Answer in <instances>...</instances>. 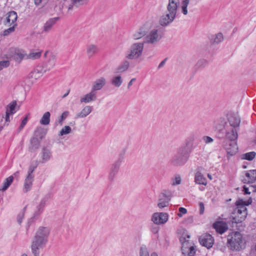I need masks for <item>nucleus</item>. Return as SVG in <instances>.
<instances>
[{
	"mask_svg": "<svg viewBox=\"0 0 256 256\" xmlns=\"http://www.w3.org/2000/svg\"><path fill=\"white\" fill-rule=\"evenodd\" d=\"M227 244L230 250L238 252L245 248L246 241L240 232H234L228 236Z\"/></svg>",
	"mask_w": 256,
	"mask_h": 256,
	"instance_id": "obj_3",
	"label": "nucleus"
},
{
	"mask_svg": "<svg viewBox=\"0 0 256 256\" xmlns=\"http://www.w3.org/2000/svg\"><path fill=\"white\" fill-rule=\"evenodd\" d=\"M50 230L48 228L40 227L36 231L34 238L47 242Z\"/></svg>",
	"mask_w": 256,
	"mask_h": 256,
	"instance_id": "obj_12",
	"label": "nucleus"
},
{
	"mask_svg": "<svg viewBox=\"0 0 256 256\" xmlns=\"http://www.w3.org/2000/svg\"><path fill=\"white\" fill-rule=\"evenodd\" d=\"M256 154L254 152H247L242 156V158L248 160H252L254 158Z\"/></svg>",
	"mask_w": 256,
	"mask_h": 256,
	"instance_id": "obj_42",
	"label": "nucleus"
},
{
	"mask_svg": "<svg viewBox=\"0 0 256 256\" xmlns=\"http://www.w3.org/2000/svg\"><path fill=\"white\" fill-rule=\"evenodd\" d=\"M28 116H26L23 119V120H22V123L20 124V128H19L20 130H22L24 128V126H25V125L28 122Z\"/></svg>",
	"mask_w": 256,
	"mask_h": 256,
	"instance_id": "obj_57",
	"label": "nucleus"
},
{
	"mask_svg": "<svg viewBox=\"0 0 256 256\" xmlns=\"http://www.w3.org/2000/svg\"><path fill=\"white\" fill-rule=\"evenodd\" d=\"M40 73L38 70H34L31 73V77L36 78L40 76Z\"/></svg>",
	"mask_w": 256,
	"mask_h": 256,
	"instance_id": "obj_56",
	"label": "nucleus"
},
{
	"mask_svg": "<svg viewBox=\"0 0 256 256\" xmlns=\"http://www.w3.org/2000/svg\"><path fill=\"white\" fill-rule=\"evenodd\" d=\"M70 90H68V92H67L66 94H65L62 96V98H66V96L68 94H69V92H70Z\"/></svg>",
	"mask_w": 256,
	"mask_h": 256,
	"instance_id": "obj_63",
	"label": "nucleus"
},
{
	"mask_svg": "<svg viewBox=\"0 0 256 256\" xmlns=\"http://www.w3.org/2000/svg\"><path fill=\"white\" fill-rule=\"evenodd\" d=\"M46 243L34 238L31 244V250L34 256H40V250L45 247Z\"/></svg>",
	"mask_w": 256,
	"mask_h": 256,
	"instance_id": "obj_10",
	"label": "nucleus"
},
{
	"mask_svg": "<svg viewBox=\"0 0 256 256\" xmlns=\"http://www.w3.org/2000/svg\"><path fill=\"white\" fill-rule=\"evenodd\" d=\"M18 18V15L16 12L14 11L10 12L7 14L6 18V24L8 25H12L16 24Z\"/></svg>",
	"mask_w": 256,
	"mask_h": 256,
	"instance_id": "obj_26",
	"label": "nucleus"
},
{
	"mask_svg": "<svg viewBox=\"0 0 256 256\" xmlns=\"http://www.w3.org/2000/svg\"><path fill=\"white\" fill-rule=\"evenodd\" d=\"M42 55V52H32L26 55V58L35 60L39 58Z\"/></svg>",
	"mask_w": 256,
	"mask_h": 256,
	"instance_id": "obj_38",
	"label": "nucleus"
},
{
	"mask_svg": "<svg viewBox=\"0 0 256 256\" xmlns=\"http://www.w3.org/2000/svg\"><path fill=\"white\" fill-rule=\"evenodd\" d=\"M202 140L206 144H210L214 142V140L211 137L206 136L202 137Z\"/></svg>",
	"mask_w": 256,
	"mask_h": 256,
	"instance_id": "obj_52",
	"label": "nucleus"
},
{
	"mask_svg": "<svg viewBox=\"0 0 256 256\" xmlns=\"http://www.w3.org/2000/svg\"><path fill=\"white\" fill-rule=\"evenodd\" d=\"M256 188V186H250L248 188H246V186L244 187V194H250L252 192H256L254 190Z\"/></svg>",
	"mask_w": 256,
	"mask_h": 256,
	"instance_id": "obj_45",
	"label": "nucleus"
},
{
	"mask_svg": "<svg viewBox=\"0 0 256 256\" xmlns=\"http://www.w3.org/2000/svg\"><path fill=\"white\" fill-rule=\"evenodd\" d=\"M7 62H0V70H2L4 66H6Z\"/></svg>",
	"mask_w": 256,
	"mask_h": 256,
	"instance_id": "obj_60",
	"label": "nucleus"
},
{
	"mask_svg": "<svg viewBox=\"0 0 256 256\" xmlns=\"http://www.w3.org/2000/svg\"><path fill=\"white\" fill-rule=\"evenodd\" d=\"M48 1V0H34V2L36 6H40L46 4Z\"/></svg>",
	"mask_w": 256,
	"mask_h": 256,
	"instance_id": "obj_51",
	"label": "nucleus"
},
{
	"mask_svg": "<svg viewBox=\"0 0 256 256\" xmlns=\"http://www.w3.org/2000/svg\"><path fill=\"white\" fill-rule=\"evenodd\" d=\"M179 213L178 214V216L181 218L182 216V214H186L187 212V210L184 208L180 207L178 209Z\"/></svg>",
	"mask_w": 256,
	"mask_h": 256,
	"instance_id": "obj_53",
	"label": "nucleus"
},
{
	"mask_svg": "<svg viewBox=\"0 0 256 256\" xmlns=\"http://www.w3.org/2000/svg\"><path fill=\"white\" fill-rule=\"evenodd\" d=\"M36 166H37V165H33L32 164H30L28 168L27 176H34V175L32 174V173L34 172L35 168H36Z\"/></svg>",
	"mask_w": 256,
	"mask_h": 256,
	"instance_id": "obj_47",
	"label": "nucleus"
},
{
	"mask_svg": "<svg viewBox=\"0 0 256 256\" xmlns=\"http://www.w3.org/2000/svg\"><path fill=\"white\" fill-rule=\"evenodd\" d=\"M16 26V24H14L13 26H12V27H10V28L6 30L4 32V36H7L9 34L14 32V30H15V26Z\"/></svg>",
	"mask_w": 256,
	"mask_h": 256,
	"instance_id": "obj_48",
	"label": "nucleus"
},
{
	"mask_svg": "<svg viewBox=\"0 0 256 256\" xmlns=\"http://www.w3.org/2000/svg\"><path fill=\"white\" fill-rule=\"evenodd\" d=\"M106 84V79L104 77H100L96 79L92 85V90L94 92L101 90Z\"/></svg>",
	"mask_w": 256,
	"mask_h": 256,
	"instance_id": "obj_16",
	"label": "nucleus"
},
{
	"mask_svg": "<svg viewBox=\"0 0 256 256\" xmlns=\"http://www.w3.org/2000/svg\"><path fill=\"white\" fill-rule=\"evenodd\" d=\"M46 132L47 130L46 129L40 126L36 128L34 132L35 136H36V138L38 139L40 138V140H42L45 137Z\"/></svg>",
	"mask_w": 256,
	"mask_h": 256,
	"instance_id": "obj_34",
	"label": "nucleus"
},
{
	"mask_svg": "<svg viewBox=\"0 0 256 256\" xmlns=\"http://www.w3.org/2000/svg\"><path fill=\"white\" fill-rule=\"evenodd\" d=\"M122 162V159L118 158L111 164L108 176V180L109 182H112L114 181L118 173Z\"/></svg>",
	"mask_w": 256,
	"mask_h": 256,
	"instance_id": "obj_9",
	"label": "nucleus"
},
{
	"mask_svg": "<svg viewBox=\"0 0 256 256\" xmlns=\"http://www.w3.org/2000/svg\"><path fill=\"white\" fill-rule=\"evenodd\" d=\"M140 256H158V255L154 252L150 254L146 249L142 248L140 250Z\"/></svg>",
	"mask_w": 256,
	"mask_h": 256,
	"instance_id": "obj_43",
	"label": "nucleus"
},
{
	"mask_svg": "<svg viewBox=\"0 0 256 256\" xmlns=\"http://www.w3.org/2000/svg\"><path fill=\"white\" fill-rule=\"evenodd\" d=\"M130 66V62L128 60L123 61L116 68V73H122L126 72Z\"/></svg>",
	"mask_w": 256,
	"mask_h": 256,
	"instance_id": "obj_30",
	"label": "nucleus"
},
{
	"mask_svg": "<svg viewBox=\"0 0 256 256\" xmlns=\"http://www.w3.org/2000/svg\"><path fill=\"white\" fill-rule=\"evenodd\" d=\"M256 180V170H250L245 172V176L242 179L244 183H253Z\"/></svg>",
	"mask_w": 256,
	"mask_h": 256,
	"instance_id": "obj_18",
	"label": "nucleus"
},
{
	"mask_svg": "<svg viewBox=\"0 0 256 256\" xmlns=\"http://www.w3.org/2000/svg\"><path fill=\"white\" fill-rule=\"evenodd\" d=\"M190 154L184 146H180L177 149L176 154L170 160V164L176 166H184L188 162Z\"/></svg>",
	"mask_w": 256,
	"mask_h": 256,
	"instance_id": "obj_5",
	"label": "nucleus"
},
{
	"mask_svg": "<svg viewBox=\"0 0 256 256\" xmlns=\"http://www.w3.org/2000/svg\"><path fill=\"white\" fill-rule=\"evenodd\" d=\"M72 128L70 126H64L60 132L59 136H62L70 133Z\"/></svg>",
	"mask_w": 256,
	"mask_h": 256,
	"instance_id": "obj_44",
	"label": "nucleus"
},
{
	"mask_svg": "<svg viewBox=\"0 0 256 256\" xmlns=\"http://www.w3.org/2000/svg\"><path fill=\"white\" fill-rule=\"evenodd\" d=\"M72 3L69 5L68 10H72L73 9L74 6L76 8L86 4L88 3V0H72Z\"/></svg>",
	"mask_w": 256,
	"mask_h": 256,
	"instance_id": "obj_32",
	"label": "nucleus"
},
{
	"mask_svg": "<svg viewBox=\"0 0 256 256\" xmlns=\"http://www.w3.org/2000/svg\"><path fill=\"white\" fill-rule=\"evenodd\" d=\"M207 64V61L205 60H200L196 64V66L198 68H203Z\"/></svg>",
	"mask_w": 256,
	"mask_h": 256,
	"instance_id": "obj_50",
	"label": "nucleus"
},
{
	"mask_svg": "<svg viewBox=\"0 0 256 256\" xmlns=\"http://www.w3.org/2000/svg\"><path fill=\"white\" fill-rule=\"evenodd\" d=\"M209 39L211 44H218L223 40V34L221 32H218L211 36Z\"/></svg>",
	"mask_w": 256,
	"mask_h": 256,
	"instance_id": "obj_29",
	"label": "nucleus"
},
{
	"mask_svg": "<svg viewBox=\"0 0 256 256\" xmlns=\"http://www.w3.org/2000/svg\"><path fill=\"white\" fill-rule=\"evenodd\" d=\"M144 44L142 42H137L132 44L126 55L128 60L138 59L142 54Z\"/></svg>",
	"mask_w": 256,
	"mask_h": 256,
	"instance_id": "obj_6",
	"label": "nucleus"
},
{
	"mask_svg": "<svg viewBox=\"0 0 256 256\" xmlns=\"http://www.w3.org/2000/svg\"><path fill=\"white\" fill-rule=\"evenodd\" d=\"M68 114L69 112L68 111H65L62 114L59 120V122L60 125L62 124L63 121L68 116Z\"/></svg>",
	"mask_w": 256,
	"mask_h": 256,
	"instance_id": "obj_46",
	"label": "nucleus"
},
{
	"mask_svg": "<svg viewBox=\"0 0 256 256\" xmlns=\"http://www.w3.org/2000/svg\"><path fill=\"white\" fill-rule=\"evenodd\" d=\"M136 80V78H132V79H131V80L128 82V84L127 88H128V89L130 88L131 86L132 85L133 82H134Z\"/></svg>",
	"mask_w": 256,
	"mask_h": 256,
	"instance_id": "obj_59",
	"label": "nucleus"
},
{
	"mask_svg": "<svg viewBox=\"0 0 256 256\" xmlns=\"http://www.w3.org/2000/svg\"><path fill=\"white\" fill-rule=\"evenodd\" d=\"M17 55L20 59L23 58L24 57V54L22 53H18Z\"/></svg>",
	"mask_w": 256,
	"mask_h": 256,
	"instance_id": "obj_62",
	"label": "nucleus"
},
{
	"mask_svg": "<svg viewBox=\"0 0 256 256\" xmlns=\"http://www.w3.org/2000/svg\"><path fill=\"white\" fill-rule=\"evenodd\" d=\"M195 140V136L192 134L188 136L185 140V144L184 146H184L186 148V150H187L190 153L193 150L194 146V141Z\"/></svg>",
	"mask_w": 256,
	"mask_h": 256,
	"instance_id": "obj_23",
	"label": "nucleus"
},
{
	"mask_svg": "<svg viewBox=\"0 0 256 256\" xmlns=\"http://www.w3.org/2000/svg\"><path fill=\"white\" fill-rule=\"evenodd\" d=\"M228 121L230 127L236 128L239 126L240 120L239 116L236 114H232L228 116Z\"/></svg>",
	"mask_w": 256,
	"mask_h": 256,
	"instance_id": "obj_21",
	"label": "nucleus"
},
{
	"mask_svg": "<svg viewBox=\"0 0 256 256\" xmlns=\"http://www.w3.org/2000/svg\"><path fill=\"white\" fill-rule=\"evenodd\" d=\"M110 82L114 86L119 88L123 82V79L120 74L114 76L111 78Z\"/></svg>",
	"mask_w": 256,
	"mask_h": 256,
	"instance_id": "obj_33",
	"label": "nucleus"
},
{
	"mask_svg": "<svg viewBox=\"0 0 256 256\" xmlns=\"http://www.w3.org/2000/svg\"><path fill=\"white\" fill-rule=\"evenodd\" d=\"M168 220V214L166 212H155L152 214L151 220L156 224H166Z\"/></svg>",
	"mask_w": 256,
	"mask_h": 256,
	"instance_id": "obj_11",
	"label": "nucleus"
},
{
	"mask_svg": "<svg viewBox=\"0 0 256 256\" xmlns=\"http://www.w3.org/2000/svg\"><path fill=\"white\" fill-rule=\"evenodd\" d=\"M154 26V24L151 21L146 22L138 29L132 35V38L134 40H138L144 36H146L148 30Z\"/></svg>",
	"mask_w": 256,
	"mask_h": 256,
	"instance_id": "obj_8",
	"label": "nucleus"
},
{
	"mask_svg": "<svg viewBox=\"0 0 256 256\" xmlns=\"http://www.w3.org/2000/svg\"><path fill=\"white\" fill-rule=\"evenodd\" d=\"M40 146V140L36 138H33L30 140L29 150L31 152L36 151Z\"/></svg>",
	"mask_w": 256,
	"mask_h": 256,
	"instance_id": "obj_31",
	"label": "nucleus"
},
{
	"mask_svg": "<svg viewBox=\"0 0 256 256\" xmlns=\"http://www.w3.org/2000/svg\"><path fill=\"white\" fill-rule=\"evenodd\" d=\"M226 138L229 141L226 140L223 147L227 152V155L232 156L238 152V148L236 140L238 138V132L236 128H230L226 125L224 126Z\"/></svg>",
	"mask_w": 256,
	"mask_h": 256,
	"instance_id": "obj_1",
	"label": "nucleus"
},
{
	"mask_svg": "<svg viewBox=\"0 0 256 256\" xmlns=\"http://www.w3.org/2000/svg\"><path fill=\"white\" fill-rule=\"evenodd\" d=\"M96 98L97 92H94L91 90L90 92L84 95L80 98V102L81 103L87 104L96 100Z\"/></svg>",
	"mask_w": 256,
	"mask_h": 256,
	"instance_id": "obj_17",
	"label": "nucleus"
},
{
	"mask_svg": "<svg viewBox=\"0 0 256 256\" xmlns=\"http://www.w3.org/2000/svg\"><path fill=\"white\" fill-rule=\"evenodd\" d=\"M56 64V57L55 56L52 55L46 64V67L48 70L52 68Z\"/></svg>",
	"mask_w": 256,
	"mask_h": 256,
	"instance_id": "obj_41",
	"label": "nucleus"
},
{
	"mask_svg": "<svg viewBox=\"0 0 256 256\" xmlns=\"http://www.w3.org/2000/svg\"><path fill=\"white\" fill-rule=\"evenodd\" d=\"M92 110V107L90 106H85L82 110L76 114V118H84L87 116Z\"/></svg>",
	"mask_w": 256,
	"mask_h": 256,
	"instance_id": "obj_25",
	"label": "nucleus"
},
{
	"mask_svg": "<svg viewBox=\"0 0 256 256\" xmlns=\"http://www.w3.org/2000/svg\"><path fill=\"white\" fill-rule=\"evenodd\" d=\"M50 112H44L40 121V124L42 125L49 124L50 122Z\"/></svg>",
	"mask_w": 256,
	"mask_h": 256,
	"instance_id": "obj_36",
	"label": "nucleus"
},
{
	"mask_svg": "<svg viewBox=\"0 0 256 256\" xmlns=\"http://www.w3.org/2000/svg\"><path fill=\"white\" fill-rule=\"evenodd\" d=\"M14 180V176H11L6 178L3 182L2 186L0 188V190L4 192L10 186Z\"/></svg>",
	"mask_w": 256,
	"mask_h": 256,
	"instance_id": "obj_35",
	"label": "nucleus"
},
{
	"mask_svg": "<svg viewBox=\"0 0 256 256\" xmlns=\"http://www.w3.org/2000/svg\"><path fill=\"white\" fill-rule=\"evenodd\" d=\"M194 182L198 184H202L206 186L207 184V180L203 174L200 172H197L195 174Z\"/></svg>",
	"mask_w": 256,
	"mask_h": 256,
	"instance_id": "obj_28",
	"label": "nucleus"
},
{
	"mask_svg": "<svg viewBox=\"0 0 256 256\" xmlns=\"http://www.w3.org/2000/svg\"><path fill=\"white\" fill-rule=\"evenodd\" d=\"M42 162L46 163L52 158V151L50 148L44 146L40 152Z\"/></svg>",
	"mask_w": 256,
	"mask_h": 256,
	"instance_id": "obj_15",
	"label": "nucleus"
},
{
	"mask_svg": "<svg viewBox=\"0 0 256 256\" xmlns=\"http://www.w3.org/2000/svg\"><path fill=\"white\" fill-rule=\"evenodd\" d=\"M199 242L202 246L210 248L214 244V239L210 234H206L200 238Z\"/></svg>",
	"mask_w": 256,
	"mask_h": 256,
	"instance_id": "obj_14",
	"label": "nucleus"
},
{
	"mask_svg": "<svg viewBox=\"0 0 256 256\" xmlns=\"http://www.w3.org/2000/svg\"><path fill=\"white\" fill-rule=\"evenodd\" d=\"M99 51L98 47L93 44H90L87 46L86 48V54L88 58H92Z\"/></svg>",
	"mask_w": 256,
	"mask_h": 256,
	"instance_id": "obj_24",
	"label": "nucleus"
},
{
	"mask_svg": "<svg viewBox=\"0 0 256 256\" xmlns=\"http://www.w3.org/2000/svg\"><path fill=\"white\" fill-rule=\"evenodd\" d=\"M163 34L160 28H152L148 30L144 38V44L152 46H156L162 38Z\"/></svg>",
	"mask_w": 256,
	"mask_h": 256,
	"instance_id": "obj_4",
	"label": "nucleus"
},
{
	"mask_svg": "<svg viewBox=\"0 0 256 256\" xmlns=\"http://www.w3.org/2000/svg\"><path fill=\"white\" fill-rule=\"evenodd\" d=\"M46 201L44 200H42L40 204L36 207V210L35 211L34 216L38 217L43 211L44 208L45 206Z\"/></svg>",
	"mask_w": 256,
	"mask_h": 256,
	"instance_id": "obj_37",
	"label": "nucleus"
},
{
	"mask_svg": "<svg viewBox=\"0 0 256 256\" xmlns=\"http://www.w3.org/2000/svg\"><path fill=\"white\" fill-rule=\"evenodd\" d=\"M208 177L210 180H212V176H211L210 174H208Z\"/></svg>",
	"mask_w": 256,
	"mask_h": 256,
	"instance_id": "obj_64",
	"label": "nucleus"
},
{
	"mask_svg": "<svg viewBox=\"0 0 256 256\" xmlns=\"http://www.w3.org/2000/svg\"><path fill=\"white\" fill-rule=\"evenodd\" d=\"M198 206H199V214L202 215L204 213V206L202 202H199Z\"/></svg>",
	"mask_w": 256,
	"mask_h": 256,
	"instance_id": "obj_55",
	"label": "nucleus"
},
{
	"mask_svg": "<svg viewBox=\"0 0 256 256\" xmlns=\"http://www.w3.org/2000/svg\"><path fill=\"white\" fill-rule=\"evenodd\" d=\"M16 105V101H13L11 103H10L8 106L6 108V112L7 114H12L15 113V108Z\"/></svg>",
	"mask_w": 256,
	"mask_h": 256,
	"instance_id": "obj_40",
	"label": "nucleus"
},
{
	"mask_svg": "<svg viewBox=\"0 0 256 256\" xmlns=\"http://www.w3.org/2000/svg\"><path fill=\"white\" fill-rule=\"evenodd\" d=\"M34 176H26L24 184L23 192L26 193L29 192L32 187Z\"/></svg>",
	"mask_w": 256,
	"mask_h": 256,
	"instance_id": "obj_22",
	"label": "nucleus"
},
{
	"mask_svg": "<svg viewBox=\"0 0 256 256\" xmlns=\"http://www.w3.org/2000/svg\"><path fill=\"white\" fill-rule=\"evenodd\" d=\"M190 0H182L181 2L180 9L184 15H187L188 14V6Z\"/></svg>",
	"mask_w": 256,
	"mask_h": 256,
	"instance_id": "obj_39",
	"label": "nucleus"
},
{
	"mask_svg": "<svg viewBox=\"0 0 256 256\" xmlns=\"http://www.w3.org/2000/svg\"><path fill=\"white\" fill-rule=\"evenodd\" d=\"M170 200V196L167 195L166 192H162L159 196V202L158 204V206L160 208L167 206Z\"/></svg>",
	"mask_w": 256,
	"mask_h": 256,
	"instance_id": "obj_20",
	"label": "nucleus"
},
{
	"mask_svg": "<svg viewBox=\"0 0 256 256\" xmlns=\"http://www.w3.org/2000/svg\"><path fill=\"white\" fill-rule=\"evenodd\" d=\"M213 228L216 232L220 234H222L228 229V226L226 222L222 221H218L213 224Z\"/></svg>",
	"mask_w": 256,
	"mask_h": 256,
	"instance_id": "obj_19",
	"label": "nucleus"
},
{
	"mask_svg": "<svg viewBox=\"0 0 256 256\" xmlns=\"http://www.w3.org/2000/svg\"><path fill=\"white\" fill-rule=\"evenodd\" d=\"M172 186L180 184L181 182V178L179 176H176L172 180Z\"/></svg>",
	"mask_w": 256,
	"mask_h": 256,
	"instance_id": "obj_49",
	"label": "nucleus"
},
{
	"mask_svg": "<svg viewBox=\"0 0 256 256\" xmlns=\"http://www.w3.org/2000/svg\"><path fill=\"white\" fill-rule=\"evenodd\" d=\"M165 60H162V62L159 64V65H158V68H162V66H164V64H165Z\"/></svg>",
	"mask_w": 256,
	"mask_h": 256,
	"instance_id": "obj_61",
	"label": "nucleus"
},
{
	"mask_svg": "<svg viewBox=\"0 0 256 256\" xmlns=\"http://www.w3.org/2000/svg\"><path fill=\"white\" fill-rule=\"evenodd\" d=\"M166 12L162 16L159 20V24L162 26H166L174 20L176 18L178 8L180 4V0H167Z\"/></svg>",
	"mask_w": 256,
	"mask_h": 256,
	"instance_id": "obj_2",
	"label": "nucleus"
},
{
	"mask_svg": "<svg viewBox=\"0 0 256 256\" xmlns=\"http://www.w3.org/2000/svg\"><path fill=\"white\" fill-rule=\"evenodd\" d=\"M24 218V212H21L17 216V222L20 224L22 222V220Z\"/></svg>",
	"mask_w": 256,
	"mask_h": 256,
	"instance_id": "obj_54",
	"label": "nucleus"
},
{
	"mask_svg": "<svg viewBox=\"0 0 256 256\" xmlns=\"http://www.w3.org/2000/svg\"><path fill=\"white\" fill-rule=\"evenodd\" d=\"M252 202V200H249L247 202L243 201L242 200H240L236 202V214L240 218L238 220V222L235 220L236 222H242L246 218L248 214L246 206L249 205Z\"/></svg>",
	"mask_w": 256,
	"mask_h": 256,
	"instance_id": "obj_7",
	"label": "nucleus"
},
{
	"mask_svg": "<svg viewBox=\"0 0 256 256\" xmlns=\"http://www.w3.org/2000/svg\"><path fill=\"white\" fill-rule=\"evenodd\" d=\"M12 114H7L6 112V116L4 118V119H5V122L6 123V122H10V116Z\"/></svg>",
	"mask_w": 256,
	"mask_h": 256,
	"instance_id": "obj_58",
	"label": "nucleus"
},
{
	"mask_svg": "<svg viewBox=\"0 0 256 256\" xmlns=\"http://www.w3.org/2000/svg\"><path fill=\"white\" fill-rule=\"evenodd\" d=\"M58 19L59 18L58 17L50 18L46 22L44 26V31L45 32H50Z\"/></svg>",
	"mask_w": 256,
	"mask_h": 256,
	"instance_id": "obj_27",
	"label": "nucleus"
},
{
	"mask_svg": "<svg viewBox=\"0 0 256 256\" xmlns=\"http://www.w3.org/2000/svg\"><path fill=\"white\" fill-rule=\"evenodd\" d=\"M182 251L184 256H194L196 253L194 246L186 240L182 243Z\"/></svg>",
	"mask_w": 256,
	"mask_h": 256,
	"instance_id": "obj_13",
	"label": "nucleus"
}]
</instances>
